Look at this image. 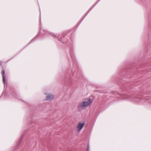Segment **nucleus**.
Wrapping results in <instances>:
<instances>
[{
  "label": "nucleus",
  "mask_w": 151,
  "mask_h": 151,
  "mask_svg": "<svg viewBox=\"0 0 151 151\" xmlns=\"http://www.w3.org/2000/svg\"><path fill=\"white\" fill-rule=\"evenodd\" d=\"M70 56L72 58V59H73V55L71 54H70Z\"/></svg>",
  "instance_id": "11"
},
{
  "label": "nucleus",
  "mask_w": 151,
  "mask_h": 151,
  "mask_svg": "<svg viewBox=\"0 0 151 151\" xmlns=\"http://www.w3.org/2000/svg\"><path fill=\"white\" fill-rule=\"evenodd\" d=\"M3 68V70L1 71V73L2 75V79H3V81L4 84H5V72L4 70V69L3 67L2 68Z\"/></svg>",
  "instance_id": "5"
},
{
  "label": "nucleus",
  "mask_w": 151,
  "mask_h": 151,
  "mask_svg": "<svg viewBox=\"0 0 151 151\" xmlns=\"http://www.w3.org/2000/svg\"><path fill=\"white\" fill-rule=\"evenodd\" d=\"M85 124V122H83L82 123L81 122H79V123L77 126V129L79 132H80L81 130Z\"/></svg>",
  "instance_id": "3"
},
{
  "label": "nucleus",
  "mask_w": 151,
  "mask_h": 151,
  "mask_svg": "<svg viewBox=\"0 0 151 151\" xmlns=\"http://www.w3.org/2000/svg\"><path fill=\"white\" fill-rule=\"evenodd\" d=\"M100 0H99L95 4V5L93 7H91L89 9L88 11L86 14L84 15V16L81 19V21L80 22H78L76 25H77V27H78L79 25L82 22V21L83 20L84 18L87 16L88 13L90 12V11L93 9V8L96 5V4H98V2Z\"/></svg>",
  "instance_id": "2"
},
{
  "label": "nucleus",
  "mask_w": 151,
  "mask_h": 151,
  "mask_svg": "<svg viewBox=\"0 0 151 151\" xmlns=\"http://www.w3.org/2000/svg\"><path fill=\"white\" fill-rule=\"evenodd\" d=\"M51 36L52 37H55L56 38H58L59 37V35H58L57 34L55 35L54 34H52Z\"/></svg>",
  "instance_id": "8"
},
{
  "label": "nucleus",
  "mask_w": 151,
  "mask_h": 151,
  "mask_svg": "<svg viewBox=\"0 0 151 151\" xmlns=\"http://www.w3.org/2000/svg\"><path fill=\"white\" fill-rule=\"evenodd\" d=\"M13 95V96H14L15 97H16V95L15 94H12Z\"/></svg>",
  "instance_id": "14"
},
{
  "label": "nucleus",
  "mask_w": 151,
  "mask_h": 151,
  "mask_svg": "<svg viewBox=\"0 0 151 151\" xmlns=\"http://www.w3.org/2000/svg\"><path fill=\"white\" fill-rule=\"evenodd\" d=\"M88 149H89V144H88V148H87V151H88Z\"/></svg>",
  "instance_id": "12"
},
{
  "label": "nucleus",
  "mask_w": 151,
  "mask_h": 151,
  "mask_svg": "<svg viewBox=\"0 0 151 151\" xmlns=\"http://www.w3.org/2000/svg\"><path fill=\"white\" fill-rule=\"evenodd\" d=\"M23 135H22V137H21V138H20V139H21V140H22V138H23Z\"/></svg>",
  "instance_id": "13"
},
{
  "label": "nucleus",
  "mask_w": 151,
  "mask_h": 151,
  "mask_svg": "<svg viewBox=\"0 0 151 151\" xmlns=\"http://www.w3.org/2000/svg\"><path fill=\"white\" fill-rule=\"evenodd\" d=\"M92 103V101L91 98H87L85 101L81 102V105L82 107H87Z\"/></svg>",
  "instance_id": "1"
},
{
  "label": "nucleus",
  "mask_w": 151,
  "mask_h": 151,
  "mask_svg": "<svg viewBox=\"0 0 151 151\" xmlns=\"http://www.w3.org/2000/svg\"><path fill=\"white\" fill-rule=\"evenodd\" d=\"M54 97V96L52 94H49L47 96L45 100L52 101Z\"/></svg>",
  "instance_id": "4"
},
{
  "label": "nucleus",
  "mask_w": 151,
  "mask_h": 151,
  "mask_svg": "<svg viewBox=\"0 0 151 151\" xmlns=\"http://www.w3.org/2000/svg\"><path fill=\"white\" fill-rule=\"evenodd\" d=\"M135 100L138 103H142L144 101L142 99H140V98H139L138 97H137L136 99H135Z\"/></svg>",
  "instance_id": "6"
},
{
  "label": "nucleus",
  "mask_w": 151,
  "mask_h": 151,
  "mask_svg": "<svg viewBox=\"0 0 151 151\" xmlns=\"http://www.w3.org/2000/svg\"><path fill=\"white\" fill-rule=\"evenodd\" d=\"M36 36L35 37H34V38H33L30 42L28 43V44H29L33 40H35L36 37Z\"/></svg>",
  "instance_id": "9"
},
{
  "label": "nucleus",
  "mask_w": 151,
  "mask_h": 151,
  "mask_svg": "<svg viewBox=\"0 0 151 151\" xmlns=\"http://www.w3.org/2000/svg\"><path fill=\"white\" fill-rule=\"evenodd\" d=\"M65 36H63V37L61 38L59 40L61 42H62L63 43H65L67 42V41H66L65 42L62 41L63 40L65 39Z\"/></svg>",
  "instance_id": "7"
},
{
  "label": "nucleus",
  "mask_w": 151,
  "mask_h": 151,
  "mask_svg": "<svg viewBox=\"0 0 151 151\" xmlns=\"http://www.w3.org/2000/svg\"><path fill=\"white\" fill-rule=\"evenodd\" d=\"M3 95H2L0 96V99L1 98L2 96Z\"/></svg>",
  "instance_id": "15"
},
{
  "label": "nucleus",
  "mask_w": 151,
  "mask_h": 151,
  "mask_svg": "<svg viewBox=\"0 0 151 151\" xmlns=\"http://www.w3.org/2000/svg\"><path fill=\"white\" fill-rule=\"evenodd\" d=\"M40 24L41 23V11H40Z\"/></svg>",
  "instance_id": "10"
},
{
  "label": "nucleus",
  "mask_w": 151,
  "mask_h": 151,
  "mask_svg": "<svg viewBox=\"0 0 151 151\" xmlns=\"http://www.w3.org/2000/svg\"><path fill=\"white\" fill-rule=\"evenodd\" d=\"M20 141L19 142V143L18 144V145H19L20 144Z\"/></svg>",
  "instance_id": "16"
}]
</instances>
